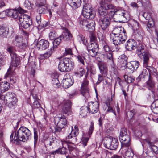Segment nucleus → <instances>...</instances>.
<instances>
[{"instance_id":"f257e3e1","label":"nucleus","mask_w":158,"mask_h":158,"mask_svg":"<svg viewBox=\"0 0 158 158\" xmlns=\"http://www.w3.org/2000/svg\"><path fill=\"white\" fill-rule=\"evenodd\" d=\"M100 5L98 11L102 16H107L119 22H124L130 18L129 15L127 11L122 9L115 10L114 6L108 4L106 0H102Z\"/></svg>"},{"instance_id":"f03ea898","label":"nucleus","mask_w":158,"mask_h":158,"mask_svg":"<svg viewBox=\"0 0 158 158\" xmlns=\"http://www.w3.org/2000/svg\"><path fill=\"white\" fill-rule=\"evenodd\" d=\"M119 139L121 143V150L125 153L126 156L132 158L134 156V153L130 146V137L127 135V130L125 128L121 129Z\"/></svg>"},{"instance_id":"7ed1b4c3","label":"nucleus","mask_w":158,"mask_h":158,"mask_svg":"<svg viewBox=\"0 0 158 158\" xmlns=\"http://www.w3.org/2000/svg\"><path fill=\"white\" fill-rule=\"evenodd\" d=\"M30 130L24 126H21L15 133L13 132L10 136V141L12 143L18 144L19 141L26 142L31 138Z\"/></svg>"},{"instance_id":"20e7f679","label":"nucleus","mask_w":158,"mask_h":158,"mask_svg":"<svg viewBox=\"0 0 158 158\" xmlns=\"http://www.w3.org/2000/svg\"><path fill=\"white\" fill-rule=\"evenodd\" d=\"M73 66V62L71 61L70 59L65 58L60 60L58 68L60 71L64 72L70 71Z\"/></svg>"},{"instance_id":"39448f33","label":"nucleus","mask_w":158,"mask_h":158,"mask_svg":"<svg viewBox=\"0 0 158 158\" xmlns=\"http://www.w3.org/2000/svg\"><path fill=\"white\" fill-rule=\"evenodd\" d=\"M137 51L139 57L143 60V64L145 66L147 65L149 60L148 53L145 50V46L142 44L137 45Z\"/></svg>"},{"instance_id":"423d86ee","label":"nucleus","mask_w":158,"mask_h":158,"mask_svg":"<svg viewBox=\"0 0 158 158\" xmlns=\"http://www.w3.org/2000/svg\"><path fill=\"white\" fill-rule=\"evenodd\" d=\"M54 121L56 126L53 131L56 133L61 132L62 129L66 126L67 121L65 117L55 118Z\"/></svg>"},{"instance_id":"0eeeda50","label":"nucleus","mask_w":158,"mask_h":158,"mask_svg":"<svg viewBox=\"0 0 158 158\" xmlns=\"http://www.w3.org/2000/svg\"><path fill=\"white\" fill-rule=\"evenodd\" d=\"M80 25L84 30L92 31L95 29V24L94 21L83 19L80 21Z\"/></svg>"},{"instance_id":"6e6552de","label":"nucleus","mask_w":158,"mask_h":158,"mask_svg":"<svg viewBox=\"0 0 158 158\" xmlns=\"http://www.w3.org/2000/svg\"><path fill=\"white\" fill-rule=\"evenodd\" d=\"M18 19L21 25L25 29L28 28L32 24L29 16L24 13L20 14Z\"/></svg>"},{"instance_id":"1a4fd4ad","label":"nucleus","mask_w":158,"mask_h":158,"mask_svg":"<svg viewBox=\"0 0 158 158\" xmlns=\"http://www.w3.org/2000/svg\"><path fill=\"white\" fill-rule=\"evenodd\" d=\"M104 142L106 144V147L111 150L116 149L118 144L117 139L112 137L105 138Z\"/></svg>"},{"instance_id":"9d476101","label":"nucleus","mask_w":158,"mask_h":158,"mask_svg":"<svg viewBox=\"0 0 158 158\" xmlns=\"http://www.w3.org/2000/svg\"><path fill=\"white\" fill-rule=\"evenodd\" d=\"M15 69L12 70L8 69L4 77L8 81V82L11 84H12L16 81V73L14 72Z\"/></svg>"},{"instance_id":"9b49d317","label":"nucleus","mask_w":158,"mask_h":158,"mask_svg":"<svg viewBox=\"0 0 158 158\" xmlns=\"http://www.w3.org/2000/svg\"><path fill=\"white\" fill-rule=\"evenodd\" d=\"M98 49V46L97 43H90L87 47L89 55L92 57L96 56Z\"/></svg>"},{"instance_id":"f8f14e48","label":"nucleus","mask_w":158,"mask_h":158,"mask_svg":"<svg viewBox=\"0 0 158 158\" xmlns=\"http://www.w3.org/2000/svg\"><path fill=\"white\" fill-rule=\"evenodd\" d=\"M88 81L87 78H85L82 84L81 87V92L82 95L86 98L89 97V89L88 87Z\"/></svg>"},{"instance_id":"ddd939ff","label":"nucleus","mask_w":158,"mask_h":158,"mask_svg":"<svg viewBox=\"0 0 158 158\" xmlns=\"http://www.w3.org/2000/svg\"><path fill=\"white\" fill-rule=\"evenodd\" d=\"M101 19L99 21V24L102 29L103 30H105L109 27L110 24V18L108 16H103L100 14Z\"/></svg>"},{"instance_id":"4468645a","label":"nucleus","mask_w":158,"mask_h":158,"mask_svg":"<svg viewBox=\"0 0 158 158\" xmlns=\"http://www.w3.org/2000/svg\"><path fill=\"white\" fill-rule=\"evenodd\" d=\"M118 65L121 70H124L127 67V57L124 54L121 55L118 59Z\"/></svg>"},{"instance_id":"2eb2a0df","label":"nucleus","mask_w":158,"mask_h":158,"mask_svg":"<svg viewBox=\"0 0 158 158\" xmlns=\"http://www.w3.org/2000/svg\"><path fill=\"white\" fill-rule=\"evenodd\" d=\"M6 96L9 97L8 101L9 102L8 104L9 108L14 109L16 106L17 100L15 96V95L12 93H9L6 94Z\"/></svg>"},{"instance_id":"dca6fc26","label":"nucleus","mask_w":158,"mask_h":158,"mask_svg":"<svg viewBox=\"0 0 158 158\" xmlns=\"http://www.w3.org/2000/svg\"><path fill=\"white\" fill-rule=\"evenodd\" d=\"M110 39L113 40V44L115 45H118L123 43L127 38L126 35L118 36H111Z\"/></svg>"},{"instance_id":"f3484780","label":"nucleus","mask_w":158,"mask_h":158,"mask_svg":"<svg viewBox=\"0 0 158 158\" xmlns=\"http://www.w3.org/2000/svg\"><path fill=\"white\" fill-rule=\"evenodd\" d=\"M126 35L125 30L124 28L121 26L117 27L114 28L113 30L112 33L110 34L111 36H118Z\"/></svg>"},{"instance_id":"a211bd4d","label":"nucleus","mask_w":158,"mask_h":158,"mask_svg":"<svg viewBox=\"0 0 158 158\" xmlns=\"http://www.w3.org/2000/svg\"><path fill=\"white\" fill-rule=\"evenodd\" d=\"M73 82V78L70 77L69 74L66 75L62 80V85L64 88L67 89L72 85Z\"/></svg>"},{"instance_id":"6ab92c4d","label":"nucleus","mask_w":158,"mask_h":158,"mask_svg":"<svg viewBox=\"0 0 158 158\" xmlns=\"http://www.w3.org/2000/svg\"><path fill=\"white\" fill-rule=\"evenodd\" d=\"M13 44L20 49L25 48L27 46L26 43H22V38L17 35H15L13 40Z\"/></svg>"},{"instance_id":"aec40b11","label":"nucleus","mask_w":158,"mask_h":158,"mask_svg":"<svg viewBox=\"0 0 158 158\" xmlns=\"http://www.w3.org/2000/svg\"><path fill=\"white\" fill-rule=\"evenodd\" d=\"M87 109L92 114L96 113L99 110V104L98 102H92L89 103Z\"/></svg>"},{"instance_id":"412c9836","label":"nucleus","mask_w":158,"mask_h":158,"mask_svg":"<svg viewBox=\"0 0 158 158\" xmlns=\"http://www.w3.org/2000/svg\"><path fill=\"white\" fill-rule=\"evenodd\" d=\"M11 62L9 70H12V69H15V68L17 67L19 64L20 60L19 57L17 55L11 56Z\"/></svg>"},{"instance_id":"4be33fe9","label":"nucleus","mask_w":158,"mask_h":158,"mask_svg":"<svg viewBox=\"0 0 158 158\" xmlns=\"http://www.w3.org/2000/svg\"><path fill=\"white\" fill-rule=\"evenodd\" d=\"M125 46L127 50L131 51L136 49L137 43L134 40L131 39L127 42Z\"/></svg>"},{"instance_id":"5701e85b","label":"nucleus","mask_w":158,"mask_h":158,"mask_svg":"<svg viewBox=\"0 0 158 158\" xmlns=\"http://www.w3.org/2000/svg\"><path fill=\"white\" fill-rule=\"evenodd\" d=\"M36 46L39 49L42 50L46 49L49 46V43L48 41L44 40H38Z\"/></svg>"},{"instance_id":"b1692460","label":"nucleus","mask_w":158,"mask_h":158,"mask_svg":"<svg viewBox=\"0 0 158 158\" xmlns=\"http://www.w3.org/2000/svg\"><path fill=\"white\" fill-rule=\"evenodd\" d=\"M139 65V63L138 61H132L129 63L127 67L129 70V72L133 73L137 69Z\"/></svg>"},{"instance_id":"393cba45","label":"nucleus","mask_w":158,"mask_h":158,"mask_svg":"<svg viewBox=\"0 0 158 158\" xmlns=\"http://www.w3.org/2000/svg\"><path fill=\"white\" fill-rule=\"evenodd\" d=\"M106 56L108 59V62H110L112 70L114 72V73H116L117 71V69L116 67H114V64L113 60L112 53L111 52L107 53H106Z\"/></svg>"},{"instance_id":"a878e982","label":"nucleus","mask_w":158,"mask_h":158,"mask_svg":"<svg viewBox=\"0 0 158 158\" xmlns=\"http://www.w3.org/2000/svg\"><path fill=\"white\" fill-rule=\"evenodd\" d=\"M98 66L101 73L103 76L105 77L107 72L106 65L102 62H99L98 63Z\"/></svg>"},{"instance_id":"bb28decb","label":"nucleus","mask_w":158,"mask_h":158,"mask_svg":"<svg viewBox=\"0 0 158 158\" xmlns=\"http://www.w3.org/2000/svg\"><path fill=\"white\" fill-rule=\"evenodd\" d=\"M147 15V14L144 13L143 15V16L145 18L146 20H149L148 24L147 25V30L148 32L151 33L152 32V31L151 29L154 26V23L152 19H149V18H150L149 15L148 17L146 16Z\"/></svg>"},{"instance_id":"cd10ccee","label":"nucleus","mask_w":158,"mask_h":158,"mask_svg":"<svg viewBox=\"0 0 158 158\" xmlns=\"http://www.w3.org/2000/svg\"><path fill=\"white\" fill-rule=\"evenodd\" d=\"M60 36H62V39H64L66 41L71 40L72 39L71 34L70 33L69 31L66 28H64L63 34Z\"/></svg>"},{"instance_id":"c85d7f7f","label":"nucleus","mask_w":158,"mask_h":158,"mask_svg":"<svg viewBox=\"0 0 158 158\" xmlns=\"http://www.w3.org/2000/svg\"><path fill=\"white\" fill-rule=\"evenodd\" d=\"M77 138L71 132L66 137L65 142L73 144L77 141Z\"/></svg>"},{"instance_id":"c756f323","label":"nucleus","mask_w":158,"mask_h":158,"mask_svg":"<svg viewBox=\"0 0 158 158\" xmlns=\"http://www.w3.org/2000/svg\"><path fill=\"white\" fill-rule=\"evenodd\" d=\"M9 88V82L7 81L1 82V84H0V91L1 93H3L8 90Z\"/></svg>"},{"instance_id":"7c9ffc66","label":"nucleus","mask_w":158,"mask_h":158,"mask_svg":"<svg viewBox=\"0 0 158 158\" xmlns=\"http://www.w3.org/2000/svg\"><path fill=\"white\" fill-rule=\"evenodd\" d=\"M8 29L3 27H0V37L3 39L7 38L8 35Z\"/></svg>"},{"instance_id":"2f4dec72","label":"nucleus","mask_w":158,"mask_h":158,"mask_svg":"<svg viewBox=\"0 0 158 158\" xmlns=\"http://www.w3.org/2000/svg\"><path fill=\"white\" fill-rule=\"evenodd\" d=\"M82 14L83 16L86 19H92L94 17V15L92 13V10H82Z\"/></svg>"},{"instance_id":"473e14b6","label":"nucleus","mask_w":158,"mask_h":158,"mask_svg":"<svg viewBox=\"0 0 158 158\" xmlns=\"http://www.w3.org/2000/svg\"><path fill=\"white\" fill-rule=\"evenodd\" d=\"M67 149L64 147H62L60 148H59L58 149L55 151H53L52 153V154L53 155L57 154H65L67 153Z\"/></svg>"},{"instance_id":"72a5a7b5","label":"nucleus","mask_w":158,"mask_h":158,"mask_svg":"<svg viewBox=\"0 0 158 158\" xmlns=\"http://www.w3.org/2000/svg\"><path fill=\"white\" fill-rule=\"evenodd\" d=\"M62 39V36H60L54 39V40L52 42L53 46L52 48L54 49L55 51L56 48L60 44Z\"/></svg>"},{"instance_id":"f704fd0d","label":"nucleus","mask_w":158,"mask_h":158,"mask_svg":"<svg viewBox=\"0 0 158 158\" xmlns=\"http://www.w3.org/2000/svg\"><path fill=\"white\" fill-rule=\"evenodd\" d=\"M26 11L25 10L22 9H19L18 11L16 10H15L11 18L14 19L17 18L18 16L19 17L20 14H23Z\"/></svg>"},{"instance_id":"c9c22d12","label":"nucleus","mask_w":158,"mask_h":158,"mask_svg":"<svg viewBox=\"0 0 158 158\" xmlns=\"http://www.w3.org/2000/svg\"><path fill=\"white\" fill-rule=\"evenodd\" d=\"M55 51L54 49L51 48L48 50V51L42 55L41 57H44L45 59H47L50 57L52 54Z\"/></svg>"},{"instance_id":"e433bc0d","label":"nucleus","mask_w":158,"mask_h":158,"mask_svg":"<svg viewBox=\"0 0 158 158\" xmlns=\"http://www.w3.org/2000/svg\"><path fill=\"white\" fill-rule=\"evenodd\" d=\"M146 69L148 70L150 74H152L155 77L157 76V71L155 68L152 67L147 66Z\"/></svg>"},{"instance_id":"4c0bfd02","label":"nucleus","mask_w":158,"mask_h":158,"mask_svg":"<svg viewBox=\"0 0 158 158\" xmlns=\"http://www.w3.org/2000/svg\"><path fill=\"white\" fill-rule=\"evenodd\" d=\"M135 33H137L135 37L139 41H140L142 39V36L143 35V31L142 30L138 29L137 31H135Z\"/></svg>"},{"instance_id":"58836bf2","label":"nucleus","mask_w":158,"mask_h":158,"mask_svg":"<svg viewBox=\"0 0 158 158\" xmlns=\"http://www.w3.org/2000/svg\"><path fill=\"white\" fill-rule=\"evenodd\" d=\"M81 2H81L77 1V2L69 3L68 4L73 9H76L80 6Z\"/></svg>"},{"instance_id":"ea45409f","label":"nucleus","mask_w":158,"mask_h":158,"mask_svg":"<svg viewBox=\"0 0 158 158\" xmlns=\"http://www.w3.org/2000/svg\"><path fill=\"white\" fill-rule=\"evenodd\" d=\"M62 112L67 115H69L72 114V112L71 107H62Z\"/></svg>"},{"instance_id":"a19ab883","label":"nucleus","mask_w":158,"mask_h":158,"mask_svg":"<svg viewBox=\"0 0 158 158\" xmlns=\"http://www.w3.org/2000/svg\"><path fill=\"white\" fill-rule=\"evenodd\" d=\"M87 108L85 106L82 107L81 108L80 112V115L83 117H85L87 115Z\"/></svg>"},{"instance_id":"79ce46f5","label":"nucleus","mask_w":158,"mask_h":158,"mask_svg":"<svg viewBox=\"0 0 158 158\" xmlns=\"http://www.w3.org/2000/svg\"><path fill=\"white\" fill-rule=\"evenodd\" d=\"M15 48L12 46H8L7 49V51L10 54L11 56L17 55L15 52Z\"/></svg>"},{"instance_id":"37998d69","label":"nucleus","mask_w":158,"mask_h":158,"mask_svg":"<svg viewBox=\"0 0 158 158\" xmlns=\"http://www.w3.org/2000/svg\"><path fill=\"white\" fill-rule=\"evenodd\" d=\"M52 84L56 88H58L60 86V84L57 78H53L52 81Z\"/></svg>"},{"instance_id":"c03bdc74","label":"nucleus","mask_w":158,"mask_h":158,"mask_svg":"<svg viewBox=\"0 0 158 158\" xmlns=\"http://www.w3.org/2000/svg\"><path fill=\"white\" fill-rule=\"evenodd\" d=\"M35 0H26L24 3L25 6L28 7H31V6L33 5V3Z\"/></svg>"},{"instance_id":"a18cd8bd","label":"nucleus","mask_w":158,"mask_h":158,"mask_svg":"<svg viewBox=\"0 0 158 158\" xmlns=\"http://www.w3.org/2000/svg\"><path fill=\"white\" fill-rule=\"evenodd\" d=\"M103 51L106 52H110L111 49L109 46L106 43L102 45Z\"/></svg>"},{"instance_id":"49530a36","label":"nucleus","mask_w":158,"mask_h":158,"mask_svg":"<svg viewBox=\"0 0 158 158\" xmlns=\"http://www.w3.org/2000/svg\"><path fill=\"white\" fill-rule=\"evenodd\" d=\"M56 37V32L55 31H53L50 32L49 35V38L50 40H53Z\"/></svg>"},{"instance_id":"de8ad7c7","label":"nucleus","mask_w":158,"mask_h":158,"mask_svg":"<svg viewBox=\"0 0 158 158\" xmlns=\"http://www.w3.org/2000/svg\"><path fill=\"white\" fill-rule=\"evenodd\" d=\"M71 132L76 137L78 135L79 133V131L77 126H75L74 128L72 127V130Z\"/></svg>"},{"instance_id":"09e8293b","label":"nucleus","mask_w":158,"mask_h":158,"mask_svg":"<svg viewBox=\"0 0 158 158\" xmlns=\"http://www.w3.org/2000/svg\"><path fill=\"white\" fill-rule=\"evenodd\" d=\"M56 141L55 138H54L53 137L52 138H50L47 141V142L48 143L47 144V145L48 146V145L50 146H53V144Z\"/></svg>"},{"instance_id":"8fccbe9b","label":"nucleus","mask_w":158,"mask_h":158,"mask_svg":"<svg viewBox=\"0 0 158 158\" xmlns=\"http://www.w3.org/2000/svg\"><path fill=\"white\" fill-rule=\"evenodd\" d=\"M77 59V60L82 64L83 65H84V59H85V58L84 57H82L80 55H78L76 56Z\"/></svg>"},{"instance_id":"3c124183","label":"nucleus","mask_w":158,"mask_h":158,"mask_svg":"<svg viewBox=\"0 0 158 158\" xmlns=\"http://www.w3.org/2000/svg\"><path fill=\"white\" fill-rule=\"evenodd\" d=\"M34 144L35 145L37 143L38 139V135H37V132L35 129H34Z\"/></svg>"},{"instance_id":"603ef678","label":"nucleus","mask_w":158,"mask_h":158,"mask_svg":"<svg viewBox=\"0 0 158 158\" xmlns=\"http://www.w3.org/2000/svg\"><path fill=\"white\" fill-rule=\"evenodd\" d=\"M72 103L70 100H67L64 101V104L63 106V107H71Z\"/></svg>"},{"instance_id":"864d4df0","label":"nucleus","mask_w":158,"mask_h":158,"mask_svg":"<svg viewBox=\"0 0 158 158\" xmlns=\"http://www.w3.org/2000/svg\"><path fill=\"white\" fill-rule=\"evenodd\" d=\"M92 10V8L91 7V4L89 3L85 4L83 6L82 10Z\"/></svg>"},{"instance_id":"5fc2aeb1","label":"nucleus","mask_w":158,"mask_h":158,"mask_svg":"<svg viewBox=\"0 0 158 158\" xmlns=\"http://www.w3.org/2000/svg\"><path fill=\"white\" fill-rule=\"evenodd\" d=\"M147 86L149 89L152 88L154 86V83L151 80L149 79L147 81Z\"/></svg>"},{"instance_id":"6e6d98bb","label":"nucleus","mask_w":158,"mask_h":158,"mask_svg":"<svg viewBox=\"0 0 158 158\" xmlns=\"http://www.w3.org/2000/svg\"><path fill=\"white\" fill-rule=\"evenodd\" d=\"M89 138L88 137H83L82 138L81 143L85 147L87 145V143L88 142V141L89 140Z\"/></svg>"},{"instance_id":"4d7b16f0","label":"nucleus","mask_w":158,"mask_h":158,"mask_svg":"<svg viewBox=\"0 0 158 158\" xmlns=\"http://www.w3.org/2000/svg\"><path fill=\"white\" fill-rule=\"evenodd\" d=\"M132 27L134 31H137L139 29L138 23L135 21H134Z\"/></svg>"},{"instance_id":"13d9d810","label":"nucleus","mask_w":158,"mask_h":158,"mask_svg":"<svg viewBox=\"0 0 158 158\" xmlns=\"http://www.w3.org/2000/svg\"><path fill=\"white\" fill-rule=\"evenodd\" d=\"M151 109L153 113L156 114H158V106H156V105L154 106L152 105L151 107Z\"/></svg>"},{"instance_id":"bf43d9fd","label":"nucleus","mask_w":158,"mask_h":158,"mask_svg":"<svg viewBox=\"0 0 158 158\" xmlns=\"http://www.w3.org/2000/svg\"><path fill=\"white\" fill-rule=\"evenodd\" d=\"M14 10L8 9L6 10L5 11L6 12V15L12 17V15L14 11Z\"/></svg>"},{"instance_id":"052dcab7","label":"nucleus","mask_w":158,"mask_h":158,"mask_svg":"<svg viewBox=\"0 0 158 158\" xmlns=\"http://www.w3.org/2000/svg\"><path fill=\"white\" fill-rule=\"evenodd\" d=\"M90 40L91 42L90 43H97L96 42V37L93 34H91Z\"/></svg>"},{"instance_id":"680f3d73","label":"nucleus","mask_w":158,"mask_h":158,"mask_svg":"<svg viewBox=\"0 0 158 158\" xmlns=\"http://www.w3.org/2000/svg\"><path fill=\"white\" fill-rule=\"evenodd\" d=\"M94 130V123L93 122H91L90 123V127L89 128V135H90L92 134Z\"/></svg>"},{"instance_id":"e2e57ef3","label":"nucleus","mask_w":158,"mask_h":158,"mask_svg":"<svg viewBox=\"0 0 158 158\" xmlns=\"http://www.w3.org/2000/svg\"><path fill=\"white\" fill-rule=\"evenodd\" d=\"M144 72H146L145 70L143 71L142 73H141L138 77L137 79L138 80V81L140 80L141 78H142L143 77V78H145L146 77H147V74L146 73H144V74H143V73Z\"/></svg>"},{"instance_id":"0e129e2a","label":"nucleus","mask_w":158,"mask_h":158,"mask_svg":"<svg viewBox=\"0 0 158 158\" xmlns=\"http://www.w3.org/2000/svg\"><path fill=\"white\" fill-rule=\"evenodd\" d=\"M38 100H34L33 103V105L35 108H38L40 107V105L38 102Z\"/></svg>"},{"instance_id":"69168bd1","label":"nucleus","mask_w":158,"mask_h":158,"mask_svg":"<svg viewBox=\"0 0 158 158\" xmlns=\"http://www.w3.org/2000/svg\"><path fill=\"white\" fill-rule=\"evenodd\" d=\"M36 19L38 25V26H39L41 23V15H37L36 17Z\"/></svg>"},{"instance_id":"338daca9","label":"nucleus","mask_w":158,"mask_h":158,"mask_svg":"<svg viewBox=\"0 0 158 158\" xmlns=\"http://www.w3.org/2000/svg\"><path fill=\"white\" fill-rule=\"evenodd\" d=\"M108 109L107 110V112H112L114 113L115 115H116L115 112L113 108L110 106H107Z\"/></svg>"},{"instance_id":"774afa93","label":"nucleus","mask_w":158,"mask_h":158,"mask_svg":"<svg viewBox=\"0 0 158 158\" xmlns=\"http://www.w3.org/2000/svg\"><path fill=\"white\" fill-rule=\"evenodd\" d=\"M134 81V77L133 76H129L127 78V82L128 83H132Z\"/></svg>"}]
</instances>
